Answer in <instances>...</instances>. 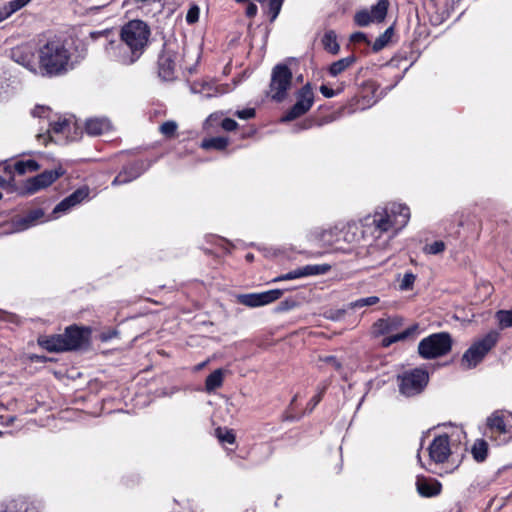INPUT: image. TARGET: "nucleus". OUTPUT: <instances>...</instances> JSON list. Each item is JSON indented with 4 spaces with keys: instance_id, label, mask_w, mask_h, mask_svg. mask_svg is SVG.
I'll list each match as a JSON object with an SVG mask.
<instances>
[{
    "instance_id": "1",
    "label": "nucleus",
    "mask_w": 512,
    "mask_h": 512,
    "mask_svg": "<svg viewBox=\"0 0 512 512\" xmlns=\"http://www.w3.org/2000/svg\"><path fill=\"white\" fill-rule=\"evenodd\" d=\"M150 34V28L144 21H129L121 28L120 41L109 40L104 47L105 53L114 61L131 65L146 50Z\"/></svg>"
},
{
    "instance_id": "2",
    "label": "nucleus",
    "mask_w": 512,
    "mask_h": 512,
    "mask_svg": "<svg viewBox=\"0 0 512 512\" xmlns=\"http://www.w3.org/2000/svg\"><path fill=\"white\" fill-rule=\"evenodd\" d=\"M409 219V207L401 203H390L363 218L362 236L378 240L387 235V239H392L407 225Z\"/></svg>"
},
{
    "instance_id": "3",
    "label": "nucleus",
    "mask_w": 512,
    "mask_h": 512,
    "mask_svg": "<svg viewBox=\"0 0 512 512\" xmlns=\"http://www.w3.org/2000/svg\"><path fill=\"white\" fill-rule=\"evenodd\" d=\"M91 329L76 324L68 326L63 333L55 335H41L38 345L48 352H67L86 349L90 344Z\"/></svg>"
},
{
    "instance_id": "4",
    "label": "nucleus",
    "mask_w": 512,
    "mask_h": 512,
    "mask_svg": "<svg viewBox=\"0 0 512 512\" xmlns=\"http://www.w3.org/2000/svg\"><path fill=\"white\" fill-rule=\"evenodd\" d=\"M71 52L60 39L46 42L38 50V64L43 74L58 76L73 68Z\"/></svg>"
},
{
    "instance_id": "5",
    "label": "nucleus",
    "mask_w": 512,
    "mask_h": 512,
    "mask_svg": "<svg viewBox=\"0 0 512 512\" xmlns=\"http://www.w3.org/2000/svg\"><path fill=\"white\" fill-rule=\"evenodd\" d=\"M31 114L33 117L47 118L48 129L47 135L51 141L54 142H65L76 139V136H72L71 133L76 128V124L73 120L66 117L51 116V110L46 106H36Z\"/></svg>"
},
{
    "instance_id": "6",
    "label": "nucleus",
    "mask_w": 512,
    "mask_h": 512,
    "mask_svg": "<svg viewBox=\"0 0 512 512\" xmlns=\"http://www.w3.org/2000/svg\"><path fill=\"white\" fill-rule=\"evenodd\" d=\"M498 338V332L490 331L483 338L475 341L463 354L461 367L466 370L476 367L483 360L485 355L495 346Z\"/></svg>"
},
{
    "instance_id": "7",
    "label": "nucleus",
    "mask_w": 512,
    "mask_h": 512,
    "mask_svg": "<svg viewBox=\"0 0 512 512\" xmlns=\"http://www.w3.org/2000/svg\"><path fill=\"white\" fill-rule=\"evenodd\" d=\"M452 339L448 333H435L420 341L418 352L424 359H434L451 350Z\"/></svg>"
},
{
    "instance_id": "8",
    "label": "nucleus",
    "mask_w": 512,
    "mask_h": 512,
    "mask_svg": "<svg viewBox=\"0 0 512 512\" xmlns=\"http://www.w3.org/2000/svg\"><path fill=\"white\" fill-rule=\"evenodd\" d=\"M292 72L284 64L276 65L272 70L270 95L276 101H282L291 85Z\"/></svg>"
},
{
    "instance_id": "9",
    "label": "nucleus",
    "mask_w": 512,
    "mask_h": 512,
    "mask_svg": "<svg viewBox=\"0 0 512 512\" xmlns=\"http://www.w3.org/2000/svg\"><path fill=\"white\" fill-rule=\"evenodd\" d=\"M64 171L61 168L53 170H45L44 172L27 179L20 189L21 195H33L51 185L59 177L63 175Z\"/></svg>"
},
{
    "instance_id": "10",
    "label": "nucleus",
    "mask_w": 512,
    "mask_h": 512,
    "mask_svg": "<svg viewBox=\"0 0 512 512\" xmlns=\"http://www.w3.org/2000/svg\"><path fill=\"white\" fill-rule=\"evenodd\" d=\"M314 103V93L309 84L303 86L296 96V103L281 117V122H290L307 113Z\"/></svg>"
},
{
    "instance_id": "11",
    "label": "nucleus",
    "mask_w": 512,
    "mask_h": 512,
    "mask_svg": "<svg viewBox=\"0 0 512 512\" xmlns=\"http://www.w3.org/2000/svg\"><path fill=\"white\" fill-rule=\"evenodd\" d=\"M180 61V54L172 44H165L164 49L158 59L159 76L166 80L175 78L176 68Z\"/></svg>"
},
{
    "instance_id": "12",
    "label": "nucleus",
    "mask_w": 512,
    "mask_h": 512,
    "mask_svg": "<svg viewBox=\"0 0 512 512\" xmlns=\"http://www.w3.org/2000/svg\"><path fill=\"white\" fill-rule=\"evenodd\" d=\"M428 382V374L420 369H415L401 377L400 391L406 396L420 393Z\"/></svg>"
},
{
    "instance_id": "13",
    "label": "nucleus",
    "mask_w": 512,
    "mask_h": 512,
    "mask_svg": "<svg viewBox=\"0 0 512 512\" xmlns=\"http://www.w3.org/2000/svg\"><path fill=\"white\" fill-rule=\"evenodd\" d=\"M283 290L271 289L259 293H247L237 296L238 302L248 307H260L278 300Z\"/></svg>"
},
{
    "instance_id": "14",
    "label": "nucleus",
    "mask_w": 512,
    "mask_h": 512,
    "mask_svg": "<svg viewBox=\"0 0 512 512\" xmlns=\"http://www.w3.org/2000/svg\"><path fill=\"white\" fill-rule=\"evenodd\" d=\"M36 48L30 43L22 44L11 50L10 57L16 63L22 65L32 72H36L37 63L35 60Z\"/></svg>"
},
{
    "instance_id": "15",
    "label": "nucleus",
    "mask_w": 512,
    "mask_h": 512,
    "mask_svg": "<svg viewBox=\"0 0 512 512\" xmlns=\"http://www.w3.org/2000/svg\"><path fill=\"white\" fill-rule=\"evenodd\" d=\"M43 209L36 208L27 212L23 216H15L11 219L12 232L25 231L39 223L46 221Z\"/></svg>"
},
{
    "instance_id": "16",
    "label": "nucleus",
    "mask_w": 512,
    "mask_h": 512,
    "mask_svg": "<svg viewBox=\"0 0 512 512\" xmlns=\"http://www.w3.org/2000/svg\"><path fill=\"white\" fill-rule=\"evenodd\" d=\"M357 230L358 228L355 224H348L344 226L342 229H338V227H335L328 231H324L322 239L323 241L330 245L338 243L341 240L347 243H352L357 241L358 239Z\"/></svg>"
},
{
    "instance_id": "17",
    "label": "nucleus",
    "mask_w": 512,
    "mask_h": 512,
    "mask_svg": "<svg viewBox=\"0 0 512 512\" xmlns=\"http://www.w3.org/2000/svg\"><path fill=\"white\" fill-rule=\"evenodd\" d=\"M379 302V298L376 296H370L366 298H360L354 302H351L347 305H345L343 308L338 309L334 315L336 318H342V317H349V318H356V317H363L364 312L357 313V311L375 305Z\"/></svg>"
},
{
    "instance_id": "18",
    "label": "nucleus",
    "mask_w": 512,
    "mask_h": 512,
    "mask_svg": "<svg viewBox=\"0 0 512 512\" xmlns=\"http://www.w3.org/2000/svg\"><path fill=\"white\" fill-rule=\"evenodd\" d=\"M451 454L449 437L440 435L429 446L430 459L435 463H444Z\"/></svg>"
},
{
    "instance_id": "19",
    "label": "nucleus",
    "mask_w": 512,
    "mask_h": 512,
    "mask_svg": "<svg viewBox=\"0 0 512 512\" xmlns=\"http://www.w3.org/2000/svg\"><path fill=\"white\" fill-rule=\"evenodd\" d=\"M147 169L144 161H137L129 166L123 168V170L114 178L112 181L113 186H118L122 184H127L135 179H137L140 175L144 173Z\"/></svg>"
},
{
    "instance_id": "20",
    "label": "nucleus",
    "mask_w": 512,
    "mask_h": 512,
    "mask_svg": "<svg viewBox=\"0 0 512 512\" xmlns=\"http://www.w3.org/2000/svg\"><path fill=\"white\" fill-rule=\"evenodd\" d=\"M111 129V123L107 118H90L85 122V131L90 136H99Z\"/></svg>"
},
{
    "instance_id": "21",
    "label": "nucleus",
    "mask_w": 512,
    "mask_h": 512,
    "mask_svg": "<svg viewBox=\"0 0 512 512\" xmlns=\"http://www.w3.org/2000/svg\"><path fill=\"white\" fill-rule=\"evenodd\" d=\"M416 486L419 494L424 497H433L440 494L442 487L437 480L425 477H418Z\"/></svg>"
},
{
    "instance_id": "22",
    "label": "nucleus",
    "mask_w": 512,
    "mask_h": 512,
    "mask_svg": "<svg viewBox=\"0 0 512 512\" xmlns=\"http://www.w3.org/2000/svg\"><path fill=\"white\" fill-rule=\"evenodd\" d=\"M486 424L490 430L496 431L499 434H506L510 432V430L506 427L502 411H495L492 413L487 418Z\"/></svg>"
},
{
    "instance_id": "23",
    "label": "nucleus",
    "mask_w": 512,
    "mask_h": 512,
    "mask_svg": "<svg viewBox=\"0 0 512 512\" xmlns=\"http://www.w3.org/2000/svg\"><path fill=\"white\" fill-rule=\"evenodd\" d=\"M225 371L223 369H216L209 374L205 380V390L208 393L215 391L220 388L223 384Z\"/></svg>"
},
{
    "instance_id": "24",
    "label": "nucleus",
    "mask_w": 512,
    "mask_h": 512,
    "mask_svg": "<svg viewBox=\"0 0 512 512\" xmlns=\"http://www.w3.org/2000/svg\"><path fill=\"white\" fill-rule=\"evenodd\" d=\"M417 332H418V325L414 324V325L410 326L409 328L405 329L401 333L384 338L382 340V345L384 347H388L390 344H392L394 342L409 339V338H414L416 336Z\"/></svg>"
},
{
    "instance_id": "25",
    "label": "nucleus",
    "mask_w": 512,
    "mask_h": 512,
    "mask_svg": "<svg viewBox=\"0 0 512 512\" xmlns=\"http://www.w3.org/2000/svg\"><path fill=\"white\" fill-rule=\"evenodd\" d=\"M355 62V57L348 56L333 62L329 67V74L333 77L338 76L348 69Z\"/></svg>"
},
{
    "instance_id": "26",
    "label": "nucleus",
    "mask_w": 512,
    "mask_h": 512,
    "mask_svg": "<svg viewBox=\"0 0 512 512\" xmlns=\"http://www.w3.org/2000/svg\"><path fill=\"white\" fill-rule=\"evenodd\" d=\"M388 0H379L371 7L370 15L373 22H381L385 19L388 10Z\"/></svg>"
},
{
    "instance_id": "27",
    "label": "nucleus",
    "mask_w": 512,
    "mask_h": 512,
    "mask_svg": "<svg viewBox=\"0 0 512 512\" xmlns=\"http://www.w3.org/2000/svg\"><path fill=\"white\" fill-rule=\"evenodd\" d=\"M331 269L329 264H308L301 267L303 278L324 275Z\"/></svg>"
},
{
    "instance_id": "28",
    "label": "nucleus",
    "mask_w": 512,
    "mask_h": 512,
    "mask_svg": "<svg viewBox=\"0 0 512 512\" xmlns=\"http://www.w3.org/2000/svg\"><path fill=\"white\" fill-rule=\"evenodd\" d=\"M322 44L326 51L331 54H337L339 52V44L337 42V36L334 31H327L322 37Z\"/></svg>"
},
{
    "instance_id": "29",
    "label": "nucleus",
    "mask_w": 512,
    "mask_h": 512,
    "mask_svg": "<svg viewBox=\"0 0 512 512\" xmlns=\"http://www.w3.org/2000/svg\"><path fill=\"white\" fill-rule=\"evenodd\" d=\"M228 142L229 140L227 137L217 136L204 139L201 146L204 149L224 150L227 147Z\"/></svg>"
},
{
    "instance_id": "30",
    "label": "nucleus",
    "mask_w": 512,
    "mask_h": 512,
    "mask_svg": "<svg viewBox=\"0 0 512 512\" xmlns=\"http://www.w3.org/2000/svg\"><path fill=\"white\" fill-rule=\"evenodd\" d=\"M13 168L17 174L23 175L26 172L37 171L40 168V165L35 160L28 159L15 162Z\"/></svg>"
},
{
    "instance_id": "31",
    "label": "nucleus",
    "mask_w": 512,
    "mask_h": 512,
    "mask_svg": "<svg viewBox=\"0 0 512 512\" xmlns=\"http://www.w3.org/2000/svg\"><path fill=\"white\" fill-rule=\"evenodd\" d=\"M488 445L484 440H477L472 447V455L478 462H482L487 457Z\"/></svg>"
},
{
    "instance_id": "32",
    "label": "nucleus",
    "mask_w": 512,
    "mask_h": 512,
    "mask_svg": "<svg viewBox=\"0 0 512 512\" xmlns=\"http://www.w3.org/2000/svg\"><path fill=\"white\" fill-rule=\"evenodd\" d=\"M90 190L88 187H81L74 191L72 194L67 196L68 200L72 203V205L76 206L80 204L82 201L89 197Z\"/></svg>"
},
{
    "instance_id": "33",
    "label": "nucleus",
    "mask_w": 512,
    "mask_h": 512,
    "mask_svg": "<svg viewBox=\"0 0 512 512\" xmlns=\"http://www.w3.org/2000/svg\"><path fill=\"white\" fill-rule=\"evenodd\" d=\"M392 33H393V28L392 27L387 28L385 30V32L383 34H381L373 43V46H372L373 50L375 52H377V51H380L381 49H383L390 41Z\"/></svg>"
},
{
    "instance_id": "34",
    "label": "nucleus",
    "mask_w": 512,
    "mask_h": 512,
    "mask_svg": "<svg viewBox=\"0 0 512 512\" xmlns=\"http://www.w3.org/2000/svg\"><path fill=\"white\" fill-rule=\"evenodd\" d=\"M416 280V275L412 272H406L399 283V289L402 291H408L413 288Z\"/></svg>"
},
{
    "instance_id": "35",
    "label": "nucleus",
    "mask_w": 512,
    "mask_h": 512,
    "mask_svg": "<svg viewBox=\"0 0 512 512\" xmlns=\"http://www.w3.org/2000/svg\"><path fill=\"white\" fill-rule=\"evenodd\" d=\"M445 247L446 245L443 241H434L433 243L427 244L424 247V252L430 255H437L442 253L445 250Z\"/></svg>"
},
{
    "instance_id": "36",
    "label": "nucleus",
    "mask_w": 512,
    "mask_h": 512,
    "mask_svg": "<svg viewBox=\"0 0 512 512\" xmlns=\"http://www.w3.org/2000/svg\"><path fill=\"white\" fill-rule=\"evenodd\" d=\"M216 435H217V438L221 442H227L229 444H233L236 440L235 434L232 430H228V429L223 430L221 428H218V429H216Z\"/></svg>"
},
{
    "instance_id": "37",
    "label": "nucleus",
    "mask_w": 512,
    "mask_h": 512,
    "mask_svg": "<svg viewBox=\"0 0 512 512\" xmlns=\"http://www.w3.org/2000/svg\"><path fill=\"white\" fill-rule=\"evenodd\" d=\"M355 22L358 26L364 27L373 22L370 12L368 10H362L356 13Z\"/></svg>"
},
{
    "instance_id": "38",
    "label": "nucleus",
    "mask_w": 512,
    "mask_h": 512,
    "mask_svg": "<svg viewBox=\"0 0 512 512\" xmlns=\"http://www.w3.org/2000/svg\"><path fill=\"white\" fill-rule=\"evenodd\" d=\"M303 278L301 267L296 268L286 274H282L272 280V282H280V281H287V280H294Z\"/></svg>"
},
{
    "instance_id": "39",
    "label": "nucleus",
    "mask_w": 512,
    "mask_h": 512,
    "mask_svg": "<svg viewBox=\"0 0 512 512\" xmlns=\"http://www.w3.org/2000/svg\"><path fill=\"white\" fill-rule=\"evenodd\" d=\"M177 130V123L175 121H166L160 126V132L166 137L174 136Z\"/></svg>"
},
{
    "instance_id": "40",
    "label": "nucleus",
    "mask_w": 512,
    "mask_h": 512,
    "mask_svg": "<svg viewBox=\"0 0 512 512\" xmlns=\"http://www.w3.org/2000/svg\"><path fill=\"white\" fill-rule=\"evenodd\" d=\"M191 90L194 93H202L204 97L210 98L217 95V89L212 92V87L209 84H204L201 89L197 88L196 84L191 86Z\"/></svg>"
},
{
    "instance_id": "41",
    "label": "nucleus",
    "mask_w": 512,
    "mask_h": 512,
    "mask_svg": "<svg viewBox=\"0 0 512 512\" xmlns=\"http://www.w3.org/2000/svg\"><path fill=\"white\" fill-rule=\"evenodd\" d=\"M31 1L32 0H12L6 3V6L10 10V12L14 14L15 12L19 11L20 9L28 5Z\"/></svg>"
},
{
    "instance_id": "42",
    "label": "nucleus",
    "mask_w": 512,
    "mask_h": 512,
    "mask_svg": "<svg viewBox=\"0 0 512 512\" xmlns=\"http://www.w3.org/2000/svg\"><path fill=\"white\" fill-rule=\"evenodd\" d=\"M73 207L75 206L72 205V203L66 197L55 206V208L53 209V214L67 213Z\"/></svg>"
},
{
    "instance_id": "43",
    "label": "nucleus",
    "mask_w": 512,
    "mask_h": 512,
    "mask_svg": "<svg viewBox=\"0 0 512 512\" xmlns=\"http://www.w3.org/2000/svg\"><path fill=\"white\" fill-rule=\"evenodd\" d=\"M200 14V9L197 5H192L187 14H186V21L188 24H194L198 21Z\"/></svg>"
},
{
    "instance_id": "44",
    "label": "nucleus",
    "mask_w": 512,
    "mask_h": 512,
    "mask_svg": "<svg viewBox=\"0 0 512 512\" xmlns=\"http://www.w3.org/2000/svg\"><path fill=\"white\" fill-rule=\"evenodd\" d=\"M235 114L238 118L247 120L255 116V110L253 108H246L236 111Z\"/></svg>"
},
{
    "instance_id": "45",
    "label": "nucleus",
    "mask_w": 512,
    "mask_h": 512,
    "mask_svg": "<svg viewBox=\"0 0 512 512\" xmlns=\"http://www.w3.org/2000/svg\"><path fill=\"white\" fill-rule=\"evenodd\" d=\"M221 127L225 131H234L238 127V124L235 120L231 118H225L221 120Z\"/></svg>"
},
{
    "instance_id": "46",
    "label": "nucleus",
    "mask_w": 512,
    "mask_h": 512,
    "mask_svg": "<svg viewBox=\"0 0 512 512\" xmlns=\"http://www.w3.org/2000/svg\"><path fill=\"white\" fill-rule=\"evenodd\" d=\"M319 360L331 364L338 371L342 368V364L336 359L335 356H320Z\"/></svg>"
},
{
    "instance_id": "47",
    "label": "nucleus",
    "mask_w": 512,
    "mask_h": 512,
    "mask_svg": "<svg viewBox=\"0 0 512 512\" xmlns=\"http://www.w3.org/2000/svg\"><path fill=\"white\" fill-rule=\"evenodd\" d=\"M495 317L496 320H512V308L497 311Z\"/></svg>"
},
{
    "instance_id": "48",
    "label": "nucleus",
    "mask_w": 512,
    "mask_h": 512,
    "mask_svg": "<svg viewBox=\"0 0 512 512\" xmlns=\"http://www.w3.org/2000/svg\"><path fill=\"white\" fill-rule=\"evenodd\" d=\"M221 117H222V113L211 114L206 120V125L211 126V127L214 126L216 123H218L221 120Z\"/></svg>"
},
{
    "instance_id": "49",
    "label": "nucleus",
    "mask_w": 512,
    "mask_h": 512,
    "mask_svg": "<svg viewBox=\"0 0 512 512\" xmlns=\"http://www.w3.org/2000/svg\"><path fill=\"white\" fill-rule=\"evenodd\" d=\"M320 92L326 98H332V97H334L337 94L336 91H334L333 89L327 87L326 85H321Z\"/></svg>"
},
{
    "instance_id": "50",
    "label": "nucleus",
    "mask_w": 512,
    "mask_h": 512,
    "mask_svg": "<svg viewBox=\"0 0 512 512\" xmlns=\"http://www.w3.org/2000/svg\"><path fill=\"white\" fill-rule=\"evenodd\" d=\"M11 15L12 13L10 12L6 4L0 7V23L7 19L8 17H10Z\"/></svg>"
},
{
    "instance_id": "51",
    "label": "nucleus",
    "mask_w": 512,
    "mask_h": 512,
    "mask_svg": "<svg viewBox=\"0 0 512 512\" xmlns=\"http://www.w3.org/2000/svg\"><path fill=\"white\" fill-rule=\"evenodd\" d=\"M352 42L366 41V35L363 32H355L350 36Z\"/></svg>"
},
{
    "instance_id": "52",
    "label": "nucleus",
    "mask_w": 512,
    "mask_h": 512,
    "mask_svg": "<svg viewBox=\"0 0 512 512\" xmlns=\"http://www.w3.org/2000/svg\"><path fill=\"white\" fill-rule=\"evenodd\" d=\"M322 394H323V390L320 391L316 396H314L311 399V401H310V405H311L310 411H312L318 405V403L321 401Z\"/></svg>"
},
{
    "instance_id": "53",
    "label": "nucleus",
    "mask_w": 512,
    "mask_h": 512,
    "mask_svg": "<svg viewBox=\"0 0 512 512\" xmlns=\"http://www.w3.org/2000/svg\"><path fill=\"white\" fill-rule=\"evenodd\" d=\"M512 325V321L509 322H501V329H504L506 327H510Z\"/></svg>"
},
{
    "instance_id": "54",
    "label": "nucleus",
    "mask_w": 512,
    "mask_h": 512,
    "mask_svg": "<svg viewBox=\"0 0 512 512\" xmlns=\"http://www.w3.org/2000/svg\"><path fill=\"white\" fill-rule=\"evenodd\" d=\"M206 363H207V362H202V363L198 364L197 366H195V370H196V371L201 370L202 368H204V367H205Z\"/></svg>"
},
{
    "instance_id": "55",
    "label": "nucleus",
    "mask_w": 512,
    "mask_h": 512,
    "mask_svg": "<svg viewBox=\"0 0 512 512\" xmlns=\"http://www.w3.org/2000/svg\"><path fill=\"white\" fill-rule=\"evenodd\" d=\"M6 318H7V314H6V312H4V311H0V321H1V320H6Z\"/></svg>"
},
{
    "instance_id": "56",
    "label": "nucleus",
    "mask_w": 512,
    "mask_h": 512,
    "mask_svg": "<svg viewBox=\"0 0 512 512\" xmlns=\"http://www.w3.org/2000/svg\"><path fill=\"white\" fill-rule=\"evenodd\" d=\"M7 181L2 176H0V187H4L6 185Z\"/></svg>"
},
{
    "instance_id": "57",
    "label": "nucleus",
    "mask_w": 512,
    "mask_h": 512,
    "mask_svg": "<svg viewBox=\"0 0 512 512\" xmlns=\"http://www.w3.org/2000/svg\"><path fill=\"white\" fill-rule=\"evenodd\" d=\"M43 359H44V357L37 356V355H34V356L31 357V360H36V361H41Z\"/></svg>"
},
{
    "instance_id": "58",
    "label": "nucleus",
    "mask_w": 512,
    "mask_h": 512,
    "mask_svg": "<svg viewBox=\"0 0 512 512\" xmlns=\"http://www.w3.org/2000/svg\"><path fill=\"white\" fill-rule=\"evenodd\" d=\"M253 259H254L253 254L248 253V254L246 255V260H247V261L251 262V261H253Z\"/></svg>"
},
{
    "instance_id": "59",
    "label": "nucleus",
    "mask_w": 512,
    "mask_h": 512,
    "mask_svg": "<svg viewBox=\"0 0 512 512\" xmlns=\"http://www.w3.org/2000/svg\"><path fill=\"white\" fill-rule=\"evenodd\" d=\"M16 502H20L22 505H24V504H25L24 500H22V499H19V500H17Z\"/></svg>"
},
{
    "instance_id": "60",
    "label": "nucleus",
    "mask_w": 512,
    "mask_h": 512,
    "mask_svg": "<svg viewBox=\"0 0 512 512\" xmlns=\"http://www.w3.org/2000/svg\"><path fill=\"white\" fill-rule=\"evenodd\" d=\"M110 337H111V336H108V337L103 336V337H102V339H103V340H107V339H109Z\"/></svg>"
},
{
    "instance_id": "61",
    "label": "nucleus",
    "mask_w": 512,
    "mask_h": 512,
    "mask_svg": "<svg viewBox=\"0 0 512 512\" xmlns=\"http://www.w3.org/2000/svg\"><path fill=\"white\" fill-rule=\"evenodd\" d=\"M454 320H459L458 316H453Z\"/></svg>"
},
{
    "instance_id": "62",
    "label": "nucleus",
    "mask_w": 512,
    "mask_h": 512,
    "mask_svg": "<svg viewBox=\"0 0 512 512\" xmlns=\"http://www.w3.org/2000/svg\"><path fill=\"white\" fill-rule=\"evenodd\" d=\"M102 34H103V35H104V34H105V35H107V34H108V32H107V31H104Z\"/></svg>"
},
{
    "instance_id": "63",
    "label": "nucleus",
    "mask_w": 512,
    "mask_h": 512,
    "mask_svg": "<svg viewBox=\"0 0 512 512\" xmlns=\"http://www.w3.org/2000/svg\"><path fill=\"white\" fill-rule=\"evenodd\" d=\"M2 198V193L0 192V199Z\"/></svg>"
}]
</instances>
